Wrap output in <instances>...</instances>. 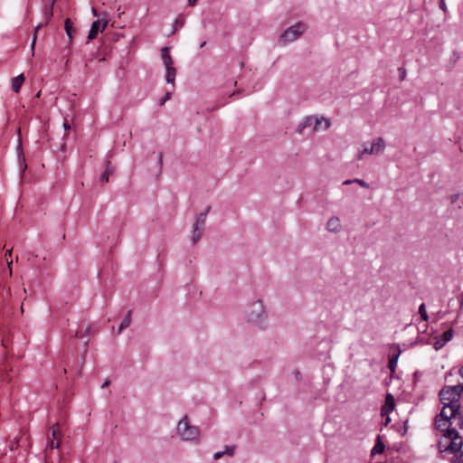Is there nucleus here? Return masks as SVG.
I'll return each instance as SVG.
<instances>
[{
    "label": "nucleus",
    "instance_id": "obj_33",
    "mask_svg": "<svg viewBox=\"0 0 463 463\" xmlns=\"http://www.w3.org/2000/svg\"><path fill=\"white\" fill-rule=\"evenodd\" d=\"M396 364H397V357H393L390 360L389 362V368L392 372L394 371V368L396 366Z\"/></svg>",
    "mask_w": 463,
    "mask_h": 463
},
{
    "label": "nucleus",
    "instance_id": "obj_18",
    "mask_svg": "<svg viewBox=\"0 0 463 463\" xmlns=\"http://www.w3.org/2000/svg\"><path fill=\"white\" fill-rule=\"evenodd\" d=\"M311 126H314V117L312 116H308V117H306L301 122L300 124L298 125V133L301 134L302 131L308 128V127H311Z\"/></svg>",
    "mask_w": 463,
    "mask_h": 463
},
{
    "label": "nucleus",
    "instance_id": "obj_48",
    "mask_svg": "<svg viewBox=\"0 0 463 463\" xmlns=\"http://www.w3.org/2000/svg\"><path fill=\"white\" fill-rule=\"evenodd\" d=\"M458 373H459L460 376L463 378V365L460 367Z\"/></svg>",
    "mask_w": 463,
    "mask_h": 463
},
{
    "label": "nucleus",
    "instance_id": "obj_27",
    "mask_svg": "<svg viewBox=\"0 0 463 463\" xmlns=\"http://www.w3.org/2000/svg\"><path fill=\"white\" fill-rule=\"evenodd\" d=\"M210 211V207H207L203 213H201L196 216L195 222L194 224L203 227L205 224L206 216Z\"/></svg>",
    "mask_w": 463,
    "mask_h": 463
},
{
    "label": "nucleus",
    "instance_id": "obj_21",
    "mask_svg": "<svg viewBox=\"0 0 463 463\" xmlns=\"http://www.w3.org/2000/svg\"><path fill=\"white\" fill-rule=\"evenodd\" d=\"M385 446L383 441L380 439V436H378L377 441L373 448L371 450V456L373 457L377 454H382L384 451Z\"/></svg>",
    "mask_w": 463,
    "mask_h": 463
},
{
    "label": "nucleus",
    "instance_id": "obj_23",
    "mask_svg": "<svg viewBox=\"0 0 463 463\" xmlns=\"http://www.w3.org/2000/svg\"><path fill=\"white\" fill-rule=\"evenodd\" d=\"M53 5L48 4L43 7V14L45 19V24H48L53 15Z\"/></svg>",
    "mask_w": 463,
    "mask_h": 463
},
{
    "label": "nucleus",
    "instance_id": "obj_54",
    "mask_svg": "<svg viewBox=\"0 0 463 463\" xmlns=\"http://www.w3.org/2000/svg\"><path fill=\"white\" fill-rule=\"evenodd\" d=\"M460 462L463 463V458H460Z\"/></svg>",
    "mask_w": 463,
    "mask_h": 463
},
{
    "label": "nucleus",
    "instance_id": "obj_9",
    "mask_svg": "<svg viewBox=\"0 0 463 463\" xmlns=\"http://www.w3.org/2000/svg\"><path fill=\"white\" fill-rule=\"evenodd\" d=\"M331 122L328 118L324 117H314L313 132L324 131L329 128Z\"/></svg>",
    "mask_w": 463,
    "mask_h": 463
},
{
    "label": "nucleus",
    "instance_id": "obj_47",
    "mask_svg": "<svg viewBox=\"0 0 463 463\" xmlns=\"http://www.w3.org/2000/svg\"><path fill=\"white\" fill-rule=\"evenodd\" d=\"M109 384V381H106L105 383H103V384H102V386H101V387H102V388H105V387H107Z\"/></svg>",
    "mask_w": 463,
    "mask_h": 463
},
{
    "label": "nucleus",
    "instance_id": "obj_45",
    "mask_svg": "<svg viewBox=\"0 0 463 463\" xmlns=\"http://www.w3.org/2000/svg\"><path fill=\"white\" fill-rule=\"evenodd\" d=\"M353 183H354V179H353V180H350V179H349V180H345V181L343 183V184H345V185H346V184H353Z\"/></svg>",
    "mask_w": 463,
    "mask_h": 463
},
{
    "label": "nucleus",
    "instance_id": "obj_51",
    "mask_svg": "<svg viewBox=\"0 0 463 463\" xmlns=\"http://www.w3.org/2000/svg\"><path fill=\"white\" fill-rule=\"evenodd\" d=\"M162 157H163V156H162V154H160V155H159V162H160V163L162 162Z\"/></svg>",
    "mask_w": 463,
    "mask_h": 463
},
{
    "label": "nucleus",
    "instance_id": "obj_16",
    "mask_svg": "<svg viewBox=\"0 0 463 463\" xmlns=\"http://www.w3.org/2000/svg\"><path fill=\"white\" fill-rule=\"evenodd\" d=\"M24 81V76L23 73L12 79L11 88L14 92H19L20 89Z\"/></svg>",
    "mask_w": 463,
    "mask_h": 463
},
{
    "label": "nucleus",
    "instance_id": "obj_31",
    "mask_svg": "<svg viewBox=\"0 0 463 463\" xmlns=\"http://www.w3.org/2000/svg\"><path fill=\"white\" fill-rule=\"evenodd\" d=\"M461 196H463V194H452V195L450 196V202H451V203H454V204H455V203H458V199H459Z\"/></svg>",
    "mask_w": 463,
    "mask_h": 463
},
{
    "label": "nucleus",
    "instance_id": "obj_20",
    "mask_svg": "<svg viewBox=\"0 0 463 463\" xmlns=\"http://www.w3.org/2000/svg\"><path fill=\"white\" fill-rule=\"evenodd\" d=\"M161 56L165 66L173 65L174 61L169 54V48L164 47L161 49Z\"/></svg>",
    "mask_w": 463,
    "mask_h": 463
},
{
    "label": "nucleus",
    "instance_id": "obj_49",
    "mask_svg": "<svg viewBox=\"0 0 463 463\" xmlns=\"http://www.w3.org/2000/svg\"><path fill=\"white\" fill-rule=\"evenodd\" d=\"M205 44H206V42H205V41H204V42H203V43L200 44V48L204 47V46H205Z\"/></svg>",
    "mask_w": 463,
    "mask_h": 463
},
{
    "label": "nucleus",
    "instance_id": "obj_42",
    "mask_svg": "<svg viewBox=\"0 0 463 463\" xmlns=\"http://www.w3.org/2000/svg\"><path fill=\"white\" fill-rule=\"evenodd\" d=\"M197 1L198 0H188V5L189 6H194V5H195Z\"/></svg>",
    "mask_w": 463,
    "mask_h": 463
},
{
    "label": "nucleus",
    "instance_id": "obj_53",
    "mask_svg": "<svg viewBox=\"0 0 463 463\" xmlns=\"http://www.w3.org/2000/svg\"><path fill=\"white\" fill-rule=\"evenodd\" d=\"M461 427L463 428V413H462V417H461Z\"/></svg>",
    "mask_w": 463,
    "mask_h": 463
},
{
    "label": "nucleus",
    "instance_id": "obj_28",
    "mask_svg": "<svg viewBox=\"0 0 463 463\" xmlns=\"http://www.w3.org/2000/svg\"><path fill=\"white\" fill-rule=\"evenodd\" d=\"M131 323V315H130V311L127 314V316L125 317V318L122 320L119 327H118V334H120L124 329L128 328L129 326Z\"/></svg>",
    "mask_w": 463,
    "mask_h": 463
},
{
    "label": "nucleus",
    "instance_id": "obj_12",
    "mask_svg": "<svg viewBox=\"0 0 463 463\" xmlns=\"http://www.w3.org/2000/svg\"><path fill=\"white\" fill-rule=\"evenodd\" d=\"M341 227L340 219L336 216H332L326 223V229L331 232H340Z\"/></svg>",
    "mask_w": 463,
    "mask_h": 463
},
{
    "label": "nucleus",
    "instance_id": "obj_24",
    "mask_svg": "<svg viewBox=\"0 0 463 463\" xmlns=\"http://www.w3.org/2000/svg\"><path fill=\"white\" fill-rule=\"evenodd\" d=\"M449 389V392H452L454 395V398H457L458 402H459V399L463 392V384H457L454 386H447Z\"/></svg>",
    "mask_w": 463,
    "mask_h": 463
},
{
    "label": "nucleus",
    "instance_id": "obj_44",
    "mask_svg": "<svg viewBox=\"0 0 463 463\" xmlns=\"http://www.w3.org/2000/svg\"><path fill=\"white\" fill-rule=\"evenodd\" d=\"M6 261H7V265H8V268H9V270H10V273H11L12 272V269H11L12 260L10 259H6Z\"/></svg>",
    "mask_w": 463,
    "mask_h": 463
},
{
    "label": "nucleus",
    "instance_id": "obj_1",
    "mask_svg": "<svg viewBox=\"0 0 463 463\" xmlns=\"http://www.w3.org/2000/svg\"><path fill=\"white\" fill-rule=\"evenodd\" d=\"M177 434L183 440H197L200 431L197 427L190 425L187 416H184L177 424Z\"/></svg>",
    "mask_w": 463,
    "mask_h": 463
},
{
    "label": "nucleus",
    "instance_id": "obj_15",
    "mask_svg": "<svg viewBox=\"0 0 463 463\" xmlns=\"http://www.w3.org/2000/svg\"><path fill=\"white\" fill-rule=\"evenodd\" d=\"M17 157H18L20 171L23 174L26 170L27 165L25 163V157L23 153V148H22L21 143L17 146Z\"/></svg>",
    "mask_w": 463,
    "mask_h": 463
},
{
    "label": "nucleus",
    "instance_id": "obj_6",
    "mask_svg": "<svg viewBox=\"0 0 463 463\" xmlns=\"http://www.w3.org/2000/svg\"><path fill=\"white\" fill-rule=\"evenodd\" d=\"M453 336V330L449 329L443 332L440 335L435 337L433 347L435 350L441 349Z\"/></svg>",
    "mask_w": 463,
    "mask_h": 463
},
{
    "label": "nucleus",
    "instance_id": "obj_3",
    "mask_svg": "<svg viewBox=\"0 0 463 463\" xmlns=\"http://www.w3.org/2000/svg\"><path fill=\"white\" fill-rule=\"evenodd\" d=\"M443 437L448 440V444L444 445L445 450H449L452 453H458L462 448V439L458 436L456 430H448Z\"/></svg>",
    "mask_w": 463,
    "mask_h": 463
},
{
    "label": "nucleus",
    "instance_id": "obj_52",
    "mask_svg": "<svg viewBox=\"0 0 463 463\" xmlns=\"http://www.w3.org/2000/svg\"><path fill=\"white\" fill-rule=\"evenodd\" d=\"M56 1H57V0H51V3H50V4H52V5H54V4H55V2H56Z\"/></svg>",
    "mask_w": 463,
    "mask_h": 463
},
{
    "label": "nucleus",
    "instance_id": "obj_14",
    "mask_svg": "<svg viewBox=\"0 0 463 463\" xmlns=\"http://www.w3.org/2000/svg\"><path fill=\"white\" fill-rule=\"evenodd\" d=\"M254 307L256 309L248 315V320L250 322L257 321L260 317V315L263 311L262 306L260 302L255 303Z\"/></svg>",
    "mask_w": 463,
    "mask_h": 463
},
{
    "label": "nucleus",
    "instance_id": "obj_19",
    "mask_svg": "<svg viewBox=\"0 0 463 463\" xmlns=\"http://www.w3.org/2000/svg\"><path fill=\"white\" fill-rule=\"evenodd\" d=\"M114 172V168L109 161L106 162L105 171L100 175V181L103 183L109 182V175Z\"/></svg>",
    "mask_w": 463,
    "mask_h": 463
},
{
    "label": "nucleus",
    "instance_id": "obj_39",
    "mask_svg": "<svg viewBox=\"0 0 463 463\" xmlns=\"http://www.w3.org/2000/svg\"><path fill=\"white\" fill-rule=\"evenodd\" d=\"M407 327L410 328V331L419 330V328L412 324H407Z\"/></svg>",
    "mask_w": 463,
    "mask_h": 463
},
{
    "label": "nucleus",
    "instance_id": "obj_35",
    "mask_svg": "<svg viewBox=\"0 0 463 463\" xmlns=\"http://www.w3.org/2000/svg\"><path fill=\"white\" fill-rule=\"evenodd\" d=\"M223 451L225 452V455L232 456L234 453V447H227Z\"/></svg>",
    "mask_w": 463,
    "mask_h": 463
},
{
    "label": "nucleus",
    "instance_id": "obj_10",
    "mask_svg": "<svg viewBox=\"0 0 463 463\" xmlns=\"http://www.w3.org/2000/svg\"><path fill=\"white\" fill-rule=\"evenodd\" d=\"M394 398L392 394L388 393L385 397L384 404L381 409V416L384 417L389 414L394 409Z\"/></svg>",
    "mask_w": 463,
    "mask_h": 463
},
{
    "label": "nucleus",
    "instance_id": "obj_4",
    "mask_svg": "<svg viewBox=\"0 0 463 463\" xmlns=\"http://www.w3.org/2000/svg\"><path fill=\"white\" fill-rule=\"evenodd\" d=\"M306 30V25L302 23H298L288 29H287L280 36L281 41L290 43L298 39Z\"/></svg>",
    "mask_w": 463,
    "mask_h": 463
},
{
    "label": "nucleus",
    "instance_id": "obj_5",
    "mask_svg": "<svg viewBox=\"0 0 463 463\" xmlns=\"http://www.w3.org/2000/svg\"><path fill=\"white\" fill-rule=\"evenodd\" d=\"M108 23H109V21H108L107 14L106 13H101L100 14V19H99L97 21H94L92 23L90 30L89 32L88 38L90 40H92V39L96 38V36L98 35L99 32H103V30L108 25Z\"/></svg>",
    "mask_w": 463,
    "mask_h": 463
},
{
    "label": "nucleus",
    "instance_id": "obj_25",
    "mask_svg": "<svg viewBox=\"0 0 463 463\" xmlns=\"http://www.w3.org/2000/svg\"><path fill=\"white\" fill-rule=\"evenodd\" d=\"M419 314H420V316L421 317V320L424 322V324L421 326V331L424 332L426 327H427L426 322L429 319V317H428V314H427V311H426V307H425V304H421L419 307Z\"/></svg>",
    "mask_w": 463,
    "mask_h": 463
},
{
    "label": "nucleus",
    "instance_id": "obj_41",
    "mask_svg": "<svg viewBox=\"0 0 463 463\" xmlns=\"http://www.w3.org/2000/svg\"><path fill=\"white\" fill-rule=\"evenodd\" d=\"M63 128L65 130H68L71 128V125L65 120L64 123H63Z\"/></svg>",
    "mask_w": 463,
    "mask_h": 463
},
{
    "label": "nucleus",
    "instance_id": "obj_26",
    "mask_svg": "<svg viewBox=\"0 0 463 463\" xmlns=\"http://www.w3.org/2000/svg\"><path fill=\"white\" fill-rule=\"evenodd\" d=\"M64 29H65L66 34H67V36H68V38L70 40V43H71L72 38H73L75 30H74L72 23H71V21L70 19H66L65 20Z\"/></svg>",
    "mask_w": 463,
    "mask_h": 463
},
{
    "label": "nucleus",
    "instance_id": "obj_38",
    "mask_svg": "<svg viewBox=\"0 0 463 463\" xmlns=\"http://www.w3.org/2000/svg\"><path fill=\"white\" fill-rule=\"evenodd\" d=\"M399 71H400V77H401V79L402 80L405 79V70L402 69V68H400Z\"/></svg>",
    "mask_w": 463,
    "mask_h": 463
},
{
    "label": "nucleus",
    "instance_id": "obj_11",
    "mask_svg": "<svg viewBox=\"0 0 463 463\" xmlns=\"http://www.w3.org/2000/svg\"><path fill=\"white\" fill-rule=\"evenodd\" d=\"M52 440H48L47 448H50L52 449H59L60 448V444H61V441H60V439H61V433H60L59 430L55 429L54 426L52 429Z\"/></svg>",
    "mask_w": 463,
    "mask_h": 463
},
{
    "label": "nucleus",
    "instance_id": "obj_7",
    "mask_svg": "<svg viewBox=\"0 0 463 463\" xmlns=\"http://www.w3.org/2000/svg\"><path fill=\"white\" fill-rule=\"evenodd\" d=\"M439 400L440 402L443 405H459V402H458L457 398H454V395L451 392H449V389L448 387H444L439 392Z\"/></svg>",
    "mask_w": 463,
    "mask_h": 463
},
{
    "label": "nucleus",
    "instance_id": "obj_8",
    "mask_svg": "<svg viewBox=\"0 0 463 463\" xmlns=\"http://www.w3.org/2000/svg\"><path fill=\"white\" fill-rule=\"evenodd\" d=\"M458 411L459 405H443L439 414L437 416L450 421V419L455 417Z\"/></svg>",
    "mask_w": 463,
    "mask_h": 463
},
{
    "label": "nucleus",
    "instance_id": "obj_43",
    "mask_svg": "<svg viewBox=\"0 0 463 463\" xmlns=\"http://www.w3.org/2000/svg\"><path fill=\"white\" fill-rule=\"evenodd\" d=\"M91 13L94 16H100V14H99L96 8L94 7L91 8Z\"/></svg>",
    "mask_w": 463,
    "mask_h": 463
},
{
    "label": "nucleus",
    "instance_id": "obj_2",
    "mask_svg": "<svg viewBox=\"0 0 463 463\" xmlns=\"http://www.w3.org/2000/svg\"><path fill=\"white\" fill-rule=\"evenodd\" d=\"M362 146V150L356 155V160H361L365 155H379L383 153L385 148V141L383 137H378L372 143H364Z\"/></svg>",
    "mask_w": 463,
    "mask_h": 463
},
{
    "label": "nucleus",
    "instance_id": "obj_46",
    "mask_svg": "<svg viewBox=\"0 0 463 463\" xmlns=\"http://www.w3.org/2000/svg\"><path fill=\"white\" fill-rule=\"evenodd\" d=\"M458 453H459V454H460V458H462V457H463V441H462V448H461V449H460V450H458Z\"/></svg>",
    "mask_w": 463,
    "mask_h": 463
},
{
    "label": "nucleus",
    "instance_id": "obj_36",
    "mask_svg": "<svg viewBox=\"0 0 463 463\" xmlns=\"http://www.w3.org/2000/svg\"><path fill=\"white\" fill-rule=\"evenodd\" d=\"M224 455H225L224 451H218V452L214 453L213 458L217 460V459H220Z\"/></svg>",
    "mask_w": 463,
    "mask_h": 463
},
{
    "label": "nucleus",
    "instance_id": "obj_50",
    "mask_svg": "<svg viewBox=\"0 0 463 463\" xmlns=\"http://www.w3.org/2000/svg\"><path fill=\"white\" fill-rule=\"evenodd\" d=\"M444 6H445V3H444V1H443V0H441V2H440V7H441V8H443Z\"/></svg>",
    "mask_w": 463,
    "mask_h": 463
},
{
    "label": "nucleus",
    "instance_id": "obj_30",
    "mask_svg": "<svg viewBox=\"0 0 463 463\" xmlns=\"http://www.w3.org/2000/svg\"><path fill=\"white\" fill-rule=\"evenodd\" d=\"M183 25H184V19L183 18L176 19L175 21V23L173 24V27H174L173 33H175V31L177 30L178 28H181Z\"/></svg>",
    "mask_w": 463,
    "mask_h": 463
},
{
    "label": "nucleus",
    "instance_id": "obj_13",
    "mask_svg": "<svg viewBox=\"0 0 463 463\" xmlns=\"http://www.w3.org/2000/svg\"><path fill=\"white\" fill-rule=\"evenodd\" d=\"M435 425L437 430H439L441 432H444L443 434L447 433L448 430H450V421L439 416H436L435 418Z\"/></svg>",
    "mask_w": 463,
    "mask_h": 463
},
{
    "label": "nucleus",
    "instance_id": "obj_40",
    "mask_svg": "<svg viewBox=\"0 0 463 463\" xmlns=\"http://www.w3.org/2000/svg\"><path fill=\"white\" fill-rule=\"evenodd\" d=\"M11 255H12V250H7L5 254V259H10Z\"/></svg>",
    "mask_w": 463,
    "mask_h": 463
},
{
    "label": "nucleus",
    "instance_id": "obj_34",
    "mask_svg": "<svg viewBox=\"0 0 463 463\" xmlns=\"http://www.w3.org/2000/svg\"><path fill=\"white\" fill-rule=\"evenodd\" d=\"M171 96H172V93L171 92H166L165 97L160 100V105H164L168 99H171Z\"/></svg>",
    "mask_w": 463,
    "mask_h": 463
},
{
    "label": "nucleus",
    "instance_id": "obj_17",
    "mask_svg": "<svg viewBox=\"0 0 463 463\" xmlns=\"http://www.w3.org/2000/svg\"><path fill=\"white\" fill-rule=\"evenodd\" d=\"M165 71H166V74H165L166 82L170 83V84H174L175 76H176L175 68L174 67V65H168V66H165Z\"/></svg>",
    "mask_w": 463,
    "mask_h": 463
},
{
    "label": "nucleus",
    "instance_id": "obj_29",
    "mask_svg": "<svg viewBox=\"0 0 463 463\" xmlns=\"http://www.w3.org/2000/svg\"><path fill=\"white\" fill-rule=\"evenodd\" d=\"M43 24H38L35 28H34V33H33V42H32V44H31V48L32 50L34 49V46H35V43H36V39H37V33L38 31L43 27Z\"/></svg>",
    "mask_w": 463,
    "mask_h": 463
},
{
    "label": "nucleus",
    "instance_id": "obj_37",
    "mask_svg": "<svg viewBox=\"0 0 463 463\" xmlns=\"http://www.w3.org/2000/svg\"><path fill=\"white\" fill-rule=\"evenodd\" d=\"M383 418L384 421H383V424L387 426L391 422V418L389 417V414L385 415Z\"/></svg>",
    "mask_w": 463,
    "mask_h": 463
},
{
    "label": "nucleus",
    "instance_id": "obj_22",
    "mask_svg": "<svg viewBox=\"0 0 463 463\" xmlns=\"http://www.w3.org/2000/svg\"><path fill=\"white\" fill-rule=\"evenodd\" d=\"M203 227L197 226L195 224L193 225V236L192 241L193 243H196L202 238Z\"/></svg>",
    "mask_w": 463,
    "mask_h": 463
},
{
    "label": "nucleus",
    "instance_id": "obj_32",
    "mask_svg": "<svg viewBox=\"0 0 463 463\" xmlns=\"http://www.w3.org/2000/svg\"><path fill=\"white\" fill-rule=\"evenodd\" d=\"M354 182L364 188H369V184L363 179H354Z\"/></svg>",
    "mask_w": 463,
    "mask_h": 463
}]
</instances>
